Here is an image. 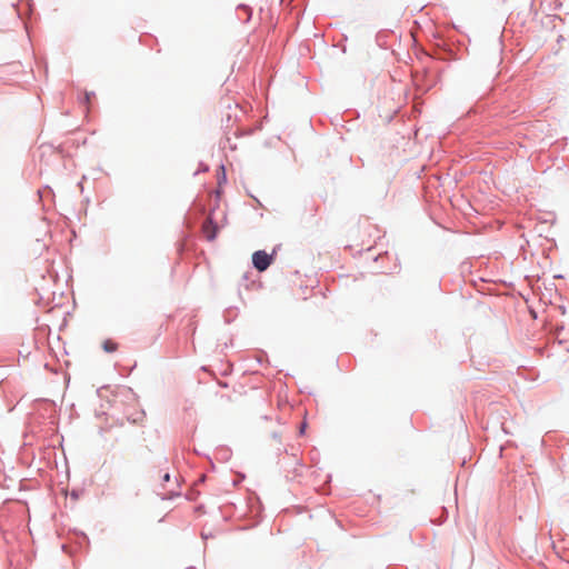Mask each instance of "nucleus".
I'll return each mask as SVG.
<instances>
[{
    "instance_id": "f257e3e1",
    "label": "nucleus",
    "mask_w": 569,
    "mask_h": 569,
    "mask_svg": "<svg viewBox=\"0 0 569 569\" xmlns=\"http://www.w3.org/2000/svg\"><path fill=\"white\" fill-rule=\"evenodd\" d=\"M272 257L263 250L256 251L252 254V263L259 271H264L271 264Z\"/></svg>"
},
{
    "instance_id": "f03ea898",
    "label": "nucleus",
    "mask_w": 569,
    "mask_h": 569,
    "mask_svg": "<svg viewBox=\"0 0 569 569\" xmlns=\"http://www.w3.org/2000/svg\"><path fill=\"white\" fill-rule=\"evenodd\" d=\"M202 231H203V234L204 237L209 240V241H212L216 239L217 237V233H218V227L216 223H213V221L211 220V218H208L206 220V222L203 223L202 226Z\"/></svg>"
},
{
    "instance_id": "7ed1b4c3",
    "label": "nucleus",
    "mask_w": 569,
    "mask_h": 569,
    "mask_svg": "<svg viewBox=\"0 0 569 569\" xmlns=\"http://www.w3.org/2000/svg\"><path fill=\"white\" fill-rule=\"evenodd\" d=\"M103 350L107 352H113L118 349V345L112 340H106L102 345Z\"/></svg>"
},
{
    "instance_id": "20e7f679",
    "label": "nucleus",
    "mask_w": 569,
    "mask_h": 569,
    "mask_svg": "<svg viewBox=\"0 0 569 569\" xmlns=\"http://www.w3.org/2000/svg\"><path fill=\"white\" fill-rule=\"evenodd\" d=\"M89 101H90V93L86 92V94H84V102L89 103Z\"/></svg>"
},
{
    "instance_id": "39448f33",
    "label": "nucleus",
    "mask_w": 569,
    "mask_h": 569,
    "mask_svg": "<svg viewBox=\"0 0 569 569\" xmlns=\"http://www.w3.org/2000/svg\"><path fill=\"white\" fill-rule=\"evenodd\" d=\"M305 430H306V422H303V423L301 425L300 433H303V432H305Z\"/></svg>"
},
{
    "instance_id": "423d86ee",
    "label": "nucleus",
    "mask_w": 569,
    "mask_h": 569,
    "mask_svg": "<svg viewBox=\"0 0 569 569\" xmlns=\"http://www.w3.org/2000/svg\"><path fill=\"white\" fill-rule=\"evenodd\" d=\"M169 479H170V475H169V473H166V475L163 476V480H164V481H169Z\"/></svg>"
}]
</instances>
